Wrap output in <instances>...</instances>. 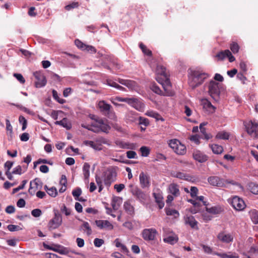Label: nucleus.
<instances>
[{"label":"nucleus","instance_id":"1","mask_svg":"<svg viewBox=\"0 0 258 258\" xmlns=\"http://www.w3.org/2000/svg\"><path fill=\"white\" fill-rule=\"evenodd\" d=\"M188 84L192 89L201 85L209 75L199 70H188Z\"/></svg>","mask_w":258,"mask_h":258},{"label":"nucleus","instance_id":"2","mask_svg":"<svg viewBox=\"0 0 258 258\" xmlns=\"http://www.w3.org/2000/svg\"><path fill=\"white\" fill-rule=\"evenodd\" d=\"M156 80L162 85L165 91L169 90L171 87L169 74L163 66L158 65L157 66Z\"/></svg>","mask_w":258,"mask_h":258},{"label":"nucleus","instance_id":"3","mask_svg":"<svg viewBox=\"0 0 258 258\" xmlns=\"http://www.w3.org/2000/svg\"><path fill=\"white\" fill-rule=\"evenodd\" d=\"M223 90V84L211 80L208 84V93L210 96L216 101L220 98V94Z\"/></svg>","mask_w":258,"mask_h":258},{"label":"nucleus","instance_id":"4","mask_svg":"<svg viewBox=\"0 0 258 258\" xmlns=\"http://www.w3.org/2000/svg\"><path fill=\"white\" fill-rule=\"evenodd\" d=\"M97 106L100 111L103 114L107 116L108 118L114 120L117 119V117L112 109L111 105L107 103L104 100L99 101L97 104Z\"/></svg>","mask_w":258,"mask_h":258},{"label":"nucleus","instance_id":"5","mask_svg":"<svg viewBox=\"0 0 258 258\" xmlns=\"http://www.w3.org/2000/svg\"><path fill=\"white\" fill-rule=\"evenodd\" d=\"M130 191L136 199L142 204H145L148 200L149 196L137 186L130 185Z\"/></svg>","mask_w":258,"mask_h":258},{"label":"nucleus","instance_id":"6","mask_svg":"<svg viewBox=\"0 0 258 258\" xmlns=\"http://www.w3.org/2000/svg\"><path fill=\"white\" fill-rule=\"evenodd\" d=\"M247 133L253 139L258 140V123L249 121L245 126Z\"/></svg>","mask_w":258,"mask_h":258},{"label":"nucleus","instance_id":"7","mask_svg":"<svg viewBox=\"0 0 258 258\" xmlns=\"http://www.w3.org/2000/svg\"><path fill=\"white\" fill-rule=\"evenodd\" d=\"M158 234L157 230L154 228H146L143 230L141 235L145 241H153Z\"/></svg>","mask_w":258,"mask_h":258},{"label":"nucleus","instance_id":"8","mask_svg":"<svg viewBox=\"0 0 258 258\" xmlns=\"http://www.w3.org/2000/svg\"><path fill=\"white\" fill-rule=\"evenodd\" d=\"M62 217L57 211H54V216L51 219L48 224L49 229H55L57 228L61 224Z\"/></svg>","mask_w":258,"mask_h":258},{"label":"nucleus","instance_id":"9","mask_svg":"<svg viewBox=\"0 0 258 258\" xmlns=\"http://www.w3.org/2000/svg\"><path fill=\"white\" fill-rule=\"evenodd\" d=\"M116 172L113 169H108L104 174V182L106 186H110L116 179Z\"/></svg>","mask_w":258,"mask_h":258},{"label":"nucleus","instance_id":"10","mask_svg":"<svg viewBox=\"0 0 258 258\" xmlns=\"http://www.w3.org/2000/svg\"><path fill=\"white\" fill-rule=\"evenodd\" d=\"M215 57L218 61L223 60L226 58H228L229 61L231 62H233L235 60V58L228 49L219 51L216 54Z\"/></svg>","mask_w":258,"mask_h":258},{"label":"nucleus","instance_id":"11","mask_svg":"<svg viewBox=\"0 0 258 258\" xmlns=\"http://www.w3.org/2000/svg\"><path fill=\"white\" fill-rule=\"evenodd\" d=\"M36 79L35 86L36 88H41L44 86L46 84V79L44 75L39 72H36L33 74Z\"/></svg>","mask_w":258,"mask_h":258},{"label":"nucleus","instance_id":"12","mask_svg":"<svg viewBox=\"0 0 258 258\" xmlns=\"http://www.w3.org/2000/svg\"><path fill=\"white\" fill-rule=\"evenodd\" d=\"M218 239L225 243H229L233 242L234 236L232 234L226 233L225 231H221L217 235Z\"/></svg>","mask_w":258,"mask_h":258},{"label":"nucleus","instance_id":"13","mask_svg":"<svg viewBox=\"0 0 258 258\" xmlns=\"http://www.w3.org/2000/svg\"><path fill=\"white\" fill-rule=\"evenodd\" d=\"M231 205L233 208L237 211L243 210L246 206L243 200L237 196L232 198Z\"/></svg>","mask_w":258,"mask_h":258},{"label":"nucleus","instance_id":"14","mask_svg":"<svg viewBox=\"0 0 258 258\" xmlns=\"http://www.w3.org/2000/svg\"><path fill=\"white\" fill-rule=\"evenodd\" d=\"M139 181L142 188H145L150 187V178L148 174L141 172L139 175Z\"/></svg>","mask_w":258,"mask_h":258},{"label":"nucleus","instance_id":"15","mask_svg":"<svg viewBox=\"0 0 258 258\" xmlns=\"http://www.w3.org/2000/svg\"><path fill=\"white\" fill-rule=\"evenodd\" d=\"M208 182L213 186L223 187L225 185L224 179L217 176H212L208 178Z\"/></svg>","mask_w":258,"mask_h":258},{"label":"nucleus","instance_id":"16","mask_svg":"<svg viewBox=\"0 0 258 258\" xmlns=\"http://www.w3.org/2000/svg\"><path fill=\"white\" fill-rule=\"evenodd\" d=\"M97 227L100 229L111 230L113 229V225L108 220H97L95 221Z\"/></svg>","mask_w":258,"mask_h":258},{"label":"nucleus","instance_id":"17","mask_svg":"<svg viewBox=\"0 0 258 258\" xmlns=\"http://www.w3.org/2000/svg\"><path fill=\"white\" fill-rule=\"evenodd\" d=\"M126 103L139 111L142 110L144 108V104L136 98H128L127 99Z\"/></svg>","mask_w":258,"mask_h":258},{"label":"nucleus","instance_id":"18","mask_svg":"<svg viewBox=\"0 0 258 258\" xmlns=\"http://www.w3.org/2000/svg\"><path fill=\"white\" fill-rule=\"evenodd\" d=\"M126 103L139 111L142 110L144 108V104L136 98H128L127 99Z\"/></svg>","mask_w":258,"mask_h":258},{"label":"nucleus","instance_id":"19","mask_svg":"<svg viewBox=\"0 0 258 258\" xmlns=\"http://www.w3.org/2000/svg\"><path fill=\"white\" fill-rule=\"evenodd\" d=\"M97 142H99V144L95 143L92 141H85L83 144L86 146H89L96 150H101L102 148L101 147V143L105 144L106 141L104 138H100L97 140Z\"/></svg>","mask_w":258,"mask_h":258},{"label":"nucleus","instance_id":"20","mask_svg":"<svg viewBox=\"0 0 258 258\" xmlns=\"http://www.w3.org/2000/svg\"><path fill=\"white\" fill-rule=\"evenodd\" d=\"M184 222L186 225H189L190 227L196 230L199 229L198 221L195 219V217L191 215L186 216L184 217Z\"/></svg>","mask_w":258,"mask_h":258},{"label":"nucleus","instance_id":"21","mask_svg":"<svg viewBox=\"0 0 258 258\" xmlns=\"http://www.w3.org/2000/svg\"><path fill=\"white\" fill-rule=\"evenodd\" d=\"M117 146L122 149L134 150L136 148V144L134 143H130L121 141H117L115 142Z\"/></svg>","mask_w":258,"mask_h":258},{"label":"nucleus","instance_id":"22","mask_svg":"<svg viewBox=\"0 0 258 258\" xmlns=\"http://www.w3.org/2000/svg\"><path fill=\"white\" fill-rule=\"evenodd\" d=\"M194 158L197 161L203 163L208 160V156L200 151H196L193 153Z\"/></svg>","mask_w":258,"mask_h":258},{"label":"nucleus","instance_id":"23","mask_svg":"<svg viewBox=\"0 0 258 258\" xmlns=\"http://www.w3.org/2000/svg\"><path fill=\"white\" fill-rule=\"evenodd\" d=\"M202 103L203 106V108L209 112L213 113L215 111L216 107L214 106L208 100L206 99H203Z\"/></svg>","mask_w":258,"mask_h":258},{"label":"nucleus","instance_id":"24","mask_svg":"<svg viewBox=\"0 0 258 258\" xmlns=\"http://www.w3.org/2000/svg\"><path fill=\"white\" fill-rule=\"evenodd\" d=\"M97 125H99L100 131L108 133L110 129V126L107 124L104 123L102 119H97Z\"/></svg>","mask_w":258,"mask_h":258},{"label":"nucleus","instance_id":"25","mask_svg":"<svg viewBox=\"0 0 258 258\" xmlns=\"http://www.w3.org/2000/svg\"><path fill=\"white\" fill-rule=\"evenodd\" d=\"M123 207L124 210L128 215H133L135 214V208L130 201H125L124 203Z\"/></svg>","mask_w":258,"mask_h":258},{"label":"nucleus","instance_id":"26","mask_svg":"<svg viewBox=\"0 0 258 258\" xmlns=\"http://www.w3.org/2000/svg\"><path fill=\"white\" fill-rule=\"evenodd\" d=\"M168 189L169 192L175 197H177L180 195V191L178 188V186L176 184H170L169 185Z\"/></svg>","mask_w":258,"mask_h":258},{"label":"nucleus","instance_id":"27","mask_svg":"<svg viewBox=\"0 0 258 258\" xmlns=\"http://www.w3.org/2000/svg\"><path fill=\"white\" fill-rule=\"evenodd\" d=\"M206 210L209 213L216 215L221 213L223 211V209L220 206H216L211 208L206 207Z\"/></svg>","mask_w":258,"mask_h":258},{"label":"nucleus","instance_id":"28","mask_svg":"<svg viewBox=\"0 0 258 258\" xmlns=\"http://www.w3.org/2000/svg\"><path fill=\"white\" fill-rule=\"evenodd\" d=\"M178 236L175 234H172L171 235L168 236L163 238V241L164 242L172 245L176 243L178 241Z\"/></svg>","mask_w":258,"mask_h":258},{"label":"nucleus","instance_id":"29","mask_svg":"<svg viewBox=\"0 0 258 258\" xmlns=\"http://www.w3.org/2000/svg\"><path fill=\"white\" fill-rule=\"evenodd\" d=\"M122 202V198L119 197H114L111 202V206L114 210H118Z\"/></svg>","mask_w":258,"mask_h":258},{"label":"nucleus","instance_id":"30","mask_svg":"<svg viewBox=\"0 0 258 258\" xmlns=\"http://www.w3.org/2000/svg\"><path fill=\"white\" fill-rule=\"evenodd\" d=\"M36 179L33 181H31L30 187L28 189V192L31 196L34 195L36 190L38 189V183L36 182Z\"/></svg>","mask_w":258,"mask_h":258},{"label":"nucleus","instance_id":"31","mask_svg":"<svg viewBox=\"0 0 258 258\" xmlns=\"http://www.w3.org/2000/svg\"><path fill=\"white\" fill-rule=\"evenodd\" d=\"M174 152L178 155H184L186 153V147L181 143L178 144V146L174 150Z\"/></svg>","mask_w":258,"mask_h":258},{"label":"nucleus","instance_id":"32","mask_svg":"<svg viewBox=\"0 0 258 258\" xmlns=\"http://www.w3.org/2000/svg\"><path fill=\"white\" fill-rule=\"evenodd\" d=\"M250 219L254 224H258V211L255 209L251 210L249 212Z\"/></svg>","mask_w":258,"mask_h":258},{"label":"nucleus","instance_id":"33","mask_svg":"<svg viewBox=\"0 0 258 258\" xmlns=\"http://www.w3.org/2000/svg\"><path fill=\"white\" fill-rule=\"evenodd\" d=\"M171 176L180 179L187 180L188 176L181 172L173 171L171 173Z\"/></svg>","mask_w":258,"mask_h":258},{"label":"nucleus","instance_id":"34","mask_svg":"<svg viewBox=\"0 0 258 258\" xmlns=\"http://www.w3.org/2000/svg\"><path fill=\"white\" fill-rule=\"evenodd\" d=\"M247 188L253 194L258 195L257 184L254 182H250L248 184Z\"/></svg>","mask_w":258,"mask_h":258},{"label":"nucleus","instance_id":"35","mask_svg":"<svg viewBox=\"0 0 258 258\" xmlns=\"http://www.w3.org/2000/svg\"><path fill=\"white\" fill-rule=\"evenodd\" d=\"M127 97H121L116 96L115 97H111L110 98V101L112 103H113L115 106H122V104H118V103H115V101H117L118 102H124L126 103Z\"/></svg>","mask_w":258,"mask_h":258},{"label":"nucleus","instance_id":"36","mask_svg":"<svg viewBox=\"0 0 258 258\" xmlns=\"http://www.w3.org/2000/svg\"><path fill=\"white\" fill-rule=\"evenodd\" d=\"M230 137V134L226 131H221L218 132L216 136V138L222 140H228Z\"/></svg>","mask_w":258,"mask_h":258},{"label":"nucleus","instance_id":"37","mask_svg":"<svg viewBox=\"0 0 258 258\" xmlns=\"http://www.w3.org/2000/svg\"><path fill=\"white\" fill-rule=\"evenodd\" d=\"M55 124L62 126L63 127L66 128L67 130H69L71 127V123L68 122L67 119L66 118H64L60 121H55Z\"/></svg>","mask_w":258,"mask_h":258},{"label":"nucleus","instance_id":"38","mask_svg":"<svg viewBox=\"0 0 258 258\" xmlns=\"http://www.w3.org/2000/svg\"><path fill=\"white\" fill-rule=\"evenodd\" d=\"M210 147L214 154H220L223 151L222 146L217 144H213L210 145Z\"/></svg>","mask_w":258,"mask_h":258},{"label":"nucleus","instance_id":"39","mask_svg":"<svg viewBox=\"0 0 258 258\" xmlns=\"http://www.w3.org/2000/svg\"><path fill=\"white\" fill-rule=\"evenodd\" d=\"M90 166L88 163H85L83 167V174L85 179H88L90 176Z\"/></svg>","mask_w":258,"mask_h":258},{"label":"nucleus","instance_id":"40","mask_svg":"<svg viewBox=\"0 0 258 258\" xmlns=\"http://www.w3.org/2000/svg\"><path fill=\"white\" fill-rule=\"evenodd\" d=\"M207 124V122H203L201 123L200 125V130L201 132L204 135L205 138L206 140H209L212 138V136L206 133V130L204 127V126H205Z\"/></svg>","mask_w":258,"mask_h":258},{"label":"nucleus","instance_id":"41","mask_svg":"<svg viewBox=\"0 0 258 258\" xmlns=\"http://www.w3.org/2000/svg\"><path fill=\"white\" fill-rule=\"evenodd\" d=\"M81 229L85 232H86V233L88 235H90L92 231L91 227L89 225V224L87 222L84 221L81 226Z\"/></svg>","mask_w":258,"mask_h":258},{"label":"nucleus","instance_id":"42","mask_svg":"<svg viewBox=\"0 0 258 258\" xmlns=\"http://www.w3.org/2000/svg\"><path fill=\"white\" fill-rule=\"evenodd\" d=\"M44 189L46 190L47 194L52 197H55L57 195L56 188L54 187L48 188L47 185H45Z\"/></svg>","mask_w":258,"mask_h":258},{"label":"nucleus","instance_id":"43","mask_svg":"<svg viewBox=\"0 0 258 258\" xmlns=\"http://www.w3.org/2000/svg\"><path fill=\"white\" fill-rule=\"evenodd\" d=\"M146 114L150 117L155 118L157 120L164 121V119L158 113L151 111L147 112Z\"/></svg>","mask_w":258,"mask_h":258},{"label":"nucleus","instance_id":"44","mask_svg":"<svg viewBox=\"0 0 258 258\" xmlns=\"http://www.w3.org/2000/svg\"><path fill=\"white\" fill-rule=\"evenodd\" d=\"M139 47L144 54L149 56H152V51L148 49L142 42L140 43Z\"/></svg>","mask_w":258,"mask_h":258},{"label":"nucleus","instance_id":"45","mask_svg":"<svg viewBox=\"0 0 258 258\" xmlns=\"http://www.w3.org/2000/svg\"><path fill=\"white\" fill-rule=\"evenodd\" d=\"M166 214L168 216H173L174 218H177L179 215V214L177 210L170 208L166 209Z\"/></svg>","mask_w":258,"mask_h":258},{"label":"nucleus","instance_id":"46","mask_svg":"<svg viewBox=\"0 0 258 258\" xmlns=\"http://www.w3.org/2000/svg\"><path fill=\"white\" fill-rule=\"evenodd\" d=\"M140 151L141 152L142 156L143 157H147L150 154V149L146 146H142L141 147Z\"/></svg>","mask_w":258,"mask_h":258},{"label":"nucleus","instance_id":"47","mask_svg":"<svg viewBox=\"0 0 258 258\" xmlns=\"http://www.w3.org/2000/svg\"><path fill=\"white\" fill-rule=\"evenodd\" d=\"M52 96L53 98L56 100L58 103L60 104H63L66 102V100L60 98L58 95L57 91L55 90H53L52 91Z\"/></svg>","mask_w":258,"mask_h":258},{"label":"nucleus","instance_id":"48","mask_svg":"<svg viewBox=\"0 0 258 258\" xmlns=\"http://www.w3.org/2000/svg\"><path fill=\"white\" fill-rule=\"evenodd\" d=\"M230 48L233 53H236L239 51V46L235 42H232L230 45Z\"/></svg>","mask_w":258,"mask_h":258},{"label":"nucleus","instance_id":"49","mask_svg":"<svg viewBox=\"0 0 258 258\" xmlns=\"http://www.w3.org/2000/svg\"><path fill=\"white\" fill-rule=\"evenodd\" d=\"M180 143V142H179V141L177 139L171 140L169 141V146L174 151L175 149L178 146V144H179Z\"/></svg>","mask_w":258,"mask_h":258},{"label":"nucleus","instance_id":"50","mask_svg":"<svg viewBox=\"0 0 258 258\" xmlns=\"http://www.w3.org/2000/svg\"><path fill=\"white\" fill-rule=\"evenodd\" d=\"M150 88L155 93L159 95H161L162 94V90L155 83L152 84Z\"/></svg>","mask_w":258,"mask_h":258},{"label":"nucleus","instance_id":"51","mask_svg":"<svg viewBox=\"0 0 258 258\" xmlns=\"http://www.w3.org/2000/svg\"><path fill=\"white\" fill-rule=\"evenodd\" d=\"M154 197L156 200L157 203L159 204V207L160 209L162 208L164 206V203L162 201V198L160 197L159 195H157L156 194H153Z\"/></svg>","mask_w":258,"mask_h":258},{"label":"nucleus","instance_id":"52","mask_svg":"<svg viewBox=\"0 0 258 258\" xmlns=\"http://www.w3.org/2000/svg\"><path fill=\"white\" fill-rule=\"evenodd\" d=\"M19 121L20 123L22 124V130L24 131L27 127V120L23 116L20 115L19 118Z\"/></svg>","mask_w":258,"mask_h":258},{"label":"nucleus","instance_id":"53","mask_svg":"<svg viewBox=\"0 0 258 258\" xmlns=\"http://www.w3.org/2000/svg\"><path fill=\"white\" fill-rule=\"evenodd\" d=\"M27 181L26 180H24L22 181V184L19 185L18 187L15 188L13 189L12 194H15L20 189H22L24 188L26 184L27 183Z\"/></svg>","mask_w":258,"mask_h":258},{"label":"nucleus","instance_id":"54","mask_svg":"<svg viewBox=\"0 0 258 258\" xmlns=\"http://www.w3.org/2000/svg\"><path fill=\"white\" fill-rule=\"evenodd\" d=\"M60 211L62 213H64L67 216H70L72 212L71 209L68 208L64 204L61 207Z\"/></svg>","mask_w":258,"mask_h":258},{"label":"nucleus","instance_id":"55","mask_svg":"<svg viewBox=\"0 0 258 258\" xmlns=\"http://www.w3.org/2000/svg\"><path fill=\"white\" fill-rule=\"evenodd\" d=\"M97 125V119L96 120V122L93 123L90 126V128H89V131H92L94 133H99L100 132V128Z\"/></svg>","mask_w":258,"mask_h":258},{"label":"nucleus","instance_id":"56","mask_svg":"<svg viewBox=\"0 0 258 258\" xmlns=\"http://www.w3.org/2000/svg\"><path fill=\"white\" fill-rule=\"evenodd\" d=\"M81 194L82 189L80 187H77L72 191V195L75 198V200L76 198H78V197H79Z\"/></svg>","mask_w":258,"mask_h":258},{"label":"nucleus","instance_id":"57","mask_svg":"<svg viewBox=\"0 0 258 258\" xmlns=\"http://www.w3.org/2000/svg\"><path fill=\"white\" fill-rule=\"evenodd\" d=\"M8 229L10 231H19L22 229V228L18 226L13 224H10L7 226Z\"/></svg>","mask_w":258,"mask_h":258},{"label":"nucleus","instance_id":"58","mask_svg":"<svg viewBox=\"0 0 258 258\" xmlns=\"http://www.w3.org/2000/svg\"><path fill=\"white\" fill-rule=\"evenodd\" d=\"M79 6V4L78 2H73L72 3L66 6L65 7V9L67 11H70L72 9L78 8Z\"/></svg>","mask_w":258,"mask_h":258},{"label":"nucleus","instance_id":"59","mask_svg":"<svg viewBox=\"0 0 258 258\" xmlns=\"http://www.w3.org/2000/svg\"><path fill=\"white\" fill-rule=\"evenodd\" d=\"M31 214L34 217H39L42 215V211L39 209H35L31 211Z\"/></svg>","mask_w":258,"mask_h":258},{"label":"nucleus","instance_id":"60","mask_svg":"<svg viewBox=\"0 0 258 258\" xmlns=\"http://www.w3.org/2000/svg\"><path fill=\"white\" fill-rule=\"evenodd\" d=\"M198 191H199V190L197 187L191 186L190 188V196L192 198H195V197H197V194L198 193Z\"/></svg>","mask_w":258,"mask_h":258},{"label":"nucleus","instance_id":"61","mask_svg":"<svg viewBox=\"0 0 258 258\" xmlns=\"http://www.w3.org/2000/svg\"><path fill=\"white\" fill-rule=\"evenodd\" d=\"M104 242V240L96 238L94 240V244L96 247H100Z\"/></svg>","mask_w":258,"mask_h":258},{"label":"nucleus","instance_id":"62","mask_svg":"<svg viewBox=\"0 0 258 258\" xmlns=\"http://www.w3.org/2000/svg\"><path fill=\"white\" fill-rule=\"evenodd\" d=\"M139 124L144 125L146 127L149 124V121L147 118L140 117L139 118Z\"/></svg>","mask_w":258,"mask_h":258},{"label":"nucleus","instance_id":"63","mask_svg":"<svg viewBox=\"0 0 258 258\" xmlns=\"http://www.w3.org/2000/svg\"><path fill=\"white\" fill-rule=\"evenodd\" d=\"M14 76L22 84H24L25 80L21 74L15 73Z\"/></svg>","mask_w":258,"mask_h":258},{"label":"nucleus","instance_id":"64","mask_svg":"<svg viewBox=\"0 0 258 258\" xmlns=\"http://www.w3.org/2000/svg\"><path fill=\"white\" fill-rule=\"evenodd\" d=\"M12 173L14 174L21 175L22 174V167L20 165H18L14 168Z\"/></svg>","mask_w":258,"mask_h":258}]
</instances>
